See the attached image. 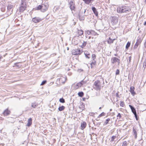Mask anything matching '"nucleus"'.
Wrapping results in <instances>:
<instances>
[{
    "mask_svg": "<svg viewBox=\"0 0 146 146\" xmlns=\"http://www.w3.org/2000/svg\"><path fill=\"white\" fill-rule=\"evenodd\" d=\"M48 5L47 4H42L41 5H38L37 7V10H40L41 11L44 12L46 11L48 9Z\"/></svg>",
    "mask_w": 146,
    "mask_h": 146,
    "instance_id": "obj_1",
    "label": "nucleus"
},
{
    "mask_svg": "<svg viewBox=\"0 0 146 146\" xmlns=\"http://www.w3.org/2000/svg\"><path fill=\"white\" fill-rule=\"evenodd\" d=\"M93 88L97 91H100L101 88V82L98 80L96 81L94 83Z\"/></svg>",
    "mask_w": 146,
    "mask_h": 146,
    "instance_id": "obj_2",
    "label": "nucleus"
},
{
    "mask_svg": "<svg viewBox=\"0 0 146 146\" xmlns=\"http://www.w3.org/2000/svg\"><path fill=\"white\" fill-rule=\"evenodd\" d=\"M111 23L113 25L115 26L118 21V18L116 16L111 17Z\"/></svg>",
    "mask_w": 146,
    "mask_h": 146,
    "instance_id": "obj_3",
    "label": "nucleus"
},
{
    "mask_svg": "<svg viewBox=\"0 0 146 146\" xmlns=\"http://www.w3.org/2000/svg\"><path fill=\"white\" fill-rule=\"evenodd\" d=\"M21 3L19 8L20 12H23L25 10L26 8V3H25L23 0H21Z\"/></svg>",
    "mask_w": 146,
    "mask_h": 146,
    "instance_id": "obj_4",
    "label": "nucleus"
},
{
    "mask_svg": "<svg viewBox=\"0 0 146 146\" xmlns=\"http://www.w3.org/2000/svg\"><path fill=\"white\" fill-rule=\"evenodd\" d=\"M72 53L74 55H78L81 54L80 50L78 49L73 50L72 51Z\"/></svg>",
    "mask_w": 146,
    "mask_h": 146,
    "instance_id": "obj_5",
    "label": "nucleus"
},
{
    "mask_svg": "<svg viewBox=\"0 0 146 146\" xmlns=\"http://www.w3.org/2000/svg\"><path fill=\"white\" fill-rule=\"evenodd\" d=\"M122 9L124 13H128L131 10L130 7L126 6H122Z\"/></svg>",
    "mask_w": 146,
    "mask_h": 146,
    "instance_id": "obj_6",
    "label": "nucleus"
},
{
    "mask_svg": "<svg viewBox=\"0 0 146 146\" xmlns=\"http://www.w3.org/2000/svg\"><path fill=\"white\" fill-rule=\"evenodd\" d=\"M66 78L63 77H61L57 79V80H58L60 83L64 84L66 80Z\"/></svg>",
    "mask_w": 146,
    "mask_h": 146,
    "instance_id": "obj_7",
    "label": "nucleus"
},
{
    "mask_svg": "<svg viewBox=\"0 0 146 146\" xmlns=\"http://www.w3.org/2000/svg\"><path fill=\"white\" fill-rule=\"evenodd\" d=\"M70 8L72 11L74 10L75 9V5L74 2L72 1H70L69 2Z\"/></svg>",
    "mask_w": 146,
    "mask_h": 146,
    "instance_id": "obj_8",
    "label": "nucleus"
},
{
    "mask_svg": "<svg viewBox=\"0 0 146 146\" xmlns=\"http://www.w3.org/2000/svg\"><path fill=\"white\" fill-rule=\"evenodd\" d=\"M123 10L122 9V6H119L117 8V13H124Z\"/></svg>",
    "mask_w": 146,
    "mask_h": 146,
    "instance_id": "obj_9",
    "label": "nucleus"
},
{
    "mask_svg": "<svg viewBox=\"0 0 146 146\" xmlns=\"http://www.w3.org/2000/svg\"><path fill=\"white\" fill-rule=\"evenodd\" d=\"M84 54L86 58L89 59L90 58L91 55L90 53L87 51H84Z\"/></svg>",
    "mask_w": 146,
    "mask_h": 146,
    "instance_id": "obj_10",
    "label": "nucleus"
},
{
    "mask_svg": "<svg viewBox=\"0 0 146 146\" xmlns=\"http://www.w3.org/2000/svg\"><path fill=\"white\" fill-rule=\"evenodd\" d=\"M41 21V19L38 17H34L32 19V21L35 23H38Z\"/></svg>",
    "mask_w": 146,
    "mask_h": 146,
    "instance_id": "obj_11",
    "label": "nucleus"
},
{
    "mask_svg": "<svg viewBox=\"0 0 146 146\" xmlns=\"http://www.w3.org/2000/svg\"><path fill=\"white\" fill-rule=\"evenodd\" d=\"M141 42V39H139L137 40V41L134 45V47L136 48L138 46V45L140 44Z\"/></svg>",
    "mask_w": 146,
    "mask_h": 146,
    "instance_id": "obj_12",
    "label": "nucleus"
},
{
    "mask_svg": "<svg viewBox=\"0 0 146 146\" xmlns=\"http://www.w3.org/2000/svg\"><path fill=\"white\" fill-rule=\"evenodd\" d=\"M119 59L116 57L112 58L111 60V62L112 64H114L117 62H119Z\"/></svg>",
    "mask_w": 146,
    "mask_h": 146,
    "instance_id": "obj_13",
    "label": "nucleus"
},
{
    "mask_svg": "<svg viewBox=\"0 0 146 146\" xmlns=\"http://www.w3.org/2000/svg\"><path fill=\"white\" fill-rule=\"evenodd\" d=\"M134 89L135 88L134 87L131 86L130 88V92L133 96H134L136 94L134 91Z\"/></svg>",
    "mask_w": 146,
    "mask_h": 146,
    "instance_id": "obj_14",
    "label": "nucleus"
},
{
    "mask_svg": "<svg viewBox=\"0 0 146 146\" xmlns=\"http://www.w3.org/2000/svg\"><path fill=\"white\" fill-rule=\"evenodd\" d=\"M13 5H11V4H9L7 6V9L9 11H9H11L10 13H9L10 14H11L12 13V10H11V9L13 7Z\"/></svg>",
    "mask_w": 146,
    "mask_h": 146,
    "instance_id": "obj_15",
    "label": "nucleus"
},
{
    "mask_svg": "<svg viewBox=\"0 0 146 146\" xmlns=\"http://www.w3.org/2000/svg\"><path fill=\"white\" fill-rule=\"evenodd\" d=\"M92 9L93 12L94 14L96 16H97L98 15V13L95 7H92Z\"/></svg>",
    "mask_w": 146,
    "mask_h": 146,
    "instance_id": "obj_16",
    "label": "nucleus"
},
{
    "mask_svg": "<svg viewBox=\"0 0 146 146\" xmlns=\"http://www.w3.org/2000/svg\"><path fill=\"white\" fill-rule=\"evenodd\" d=\"M10 112V111L8 110V109H7L4 111L3 113V114L5 116H6L9 114Z\"/></svg>",
    "mask_w": 146,
    "mask_h": 146,
    "instance_id": "obj_17",
    "label": "nucleus"
},
{
    "mask_svg": "<svg viewBox=\"0 0 146 146\" xmlns=\"http://www.w3.org/2000/svg\"><path fill=\"white\" fill-rule=\"evenodd\" d=\"M129 106L133 114L136 113V110L134 107L130 105H129Z\"/></svg>",
    "mask_w": 146,
    "mask_h": 146,
    "instance_id": "obj_18",
    "label": "nucleus"
},
{
    "mask_svg": "<svg viewBox=\"0 0 146 146\" xmlns=\"http://www.w3.org/2000/svg\"><path fill=\"white\" fill-rule=\"evenodd\" d=\"M115 40V39L111 38L110 37H109L108 39V43L109 44H111Z\"/></svg>",
    "mask_w": 146,
    "mask_h": 146,
    "instance_id": "obj_19",
    "label": "nucleus"
},
{
    "mask_svg": "<svg viewBox=\"0 0 146 146\" xmlns=\"http://www.w3.org/2000/svg\"><path fill=\"white\" fill-rule=\"evenodd\" d=\"M32 119L31 118H29L28 120V123L27 124V125L28 127H29L32 124Z\"/></svg>",
    "mask_w": 146,
    "mask_h": 146,
    "instance_id": "obj_20",
    "label": "nucleus"
},
{
    "mask_svg": "<svg viewBox=\"0 0 146 146\" xmlns=\"http://www.w3.org/2000/svg\"><path fill=\"white\" fill-rule=\"evenodd\" d=\"M38 106V104L37 103L35 102H34L32 103L31 106L33 108H35L37 107Z\"/></svg>",
    "mask_w": 146,
    "mask_h": 146,
    "instance_id": "obj_21",
    "label": "nucleus"
},
{
    "mask_svg": "<svg viewBox=\"0 0 146 146\" xmlns=\"http://www.w3.org/2000/svg\"><path fill=\"white\" fill-rule=\"evenodd\" d=\"M96 64V60H93L91 63L90 64L91 68H93L94 66Z\"/></svg>",
    "mask_w": 146,
    "mask_h": 146,
    "instance_id": "obj_22",
    "label": "nucleus"
},
{
    "mask_svg": "<svg viewBox=\"0 0 146 146\" xmlns=\"http://www.w3.org/2000/svg\"><path fill=\"white\" fill-rule=\"evenodd\" d=\"M86 122H83V123H82L81 124V129H84L86 127Z\"/></svg>",
    "mask_w": 146,
    "mask_h": 146,
    "instance_id": "obj_23",
    "label": "nucleus"
},
{
    "mask_svg": "<svg viewBox=\"0 0 146 146\" xmlns=\"http://www.w3.org/2000/svg\"><path fill=\"white\" fill-rule=\"evenodd\" d=\"M83 31L82 30H78L77 33L78 36H81L83 34Z\"/></svg>",
    "mask_w": 146,
    "mask_h": 146,
    "instance_id": "obj_24",
    "label": "nucleus"
},
{
    "mask_svg": "<svg viewBox=\"0 0 146 146\" xmlns=\"http://www.w3.org/2000/svg\"><path fill=\"white\" fill-rule=\"evenodd\" d=\"M133 135L135 136V138H136L137 137V132L136 130L135 129L134 127L133 128Z\"/></svg>",
    "mask_w": 146,
    "mask_h": 146,
    "instance_id": "obj_25",
    "label": "nucleus"
},
{
    "mask_svg": "<svg viewBox=\"0 0 146 146\" xmlns=\"http://www.w3.org/2000/svg\"><path fill=\"white\" fill-rule=\"evenodd\" d=\"M65 108L64 106H61L59 107L58 108V110L60 111H61L64 110Z\"/></svg>",
    "mask_w": 146,
    "mask_h": 146,
    "instance_id": "obj_26",
    "label": "nucleus"
},
{
    "mask_svg": "<svg viewBox=\"0 0 146 146\" xmlns=\"http://www.w3.org/2000/svg\"><path fill=\"white\" fill-rule=\"evenodd\" d=\"M82 85L81 84V83L80 82H78L77 83L76 85V88H78L79 87L82 86Z\"/></svg>",
    "mask_w": 146,
    "mask_h": 146,
    "instance_id": "obj_27",
    "label": "nucleus"
},
{
    "mask_svg": "<svg viewBox=\"0 0 146 146\" xmlns=\"http://www.w3.org/2000/svg\"><path fill=\"white\" fill-rule=\"evenodd\" d=\"M86 42L83 41V42L82 43V44L80 46L82 48H83L86 44Z\"/></svg>",
    "mask_w": 146,
    "mask_h": 146,
    "instance_id": "obj_28",
    "label": "nucleus"
},
{
    "mask_svg": "<svg viewBox=\"0 0 146 146\" xmlns=\"http://www.w3.org/2000/svg\"><path fill=\"white\" fill-rule=\"evenodd\" d=\"M78 95L80 97H82L84 95V93L83 92H80L78 93Z\"/></svg>",
    "mask_w": 146,
    "mask_h": 146,
    "instance_id": "obj_29",
    "label": "nucleus"
},
{
    "mask_svg": "<svg viewBox=\"0 0 146 146\" xmlns=\"http://www.w3.org/2000/svg\"><path fill=\"white\" fill-rule=\"evenodd\" d=\"M130 43L129 42H128L126 46V48L127 49H128L130 45Z\"/></svg>",
    "mask_w": 146,
    "mask_h": 146,
    "instance_id": "obj_30",
    "label": "nucleus"
},
{
    "mask_svg": "<svg viewBox=\"0 0 146 146\" xmlns=\"http://www.w3.org/2000/svg\"><path fill=\"white\" fill-rule=\"evenodd\" d=\"M59 101L60 102L62 103H64L65 102L64 99L62 98L60 99Z\"/></svg>",
    "mask_w": 146,
    "mask_h": 146,
    "instance_id": "obj_31",
    "label": "nucleus"
},
{
    "mask_svg": "<svg viewBox=\"0 0 146 146\" xmlns=\"http://www.w3.org/2000/svg\"><path fill=\"white\" fill-rule=\"evenodd\" d=\"M116 137L115 136H113L111 138L110 141L112 142L114 141L115 139L116 138Z\"/></svg>",
    "mask_w": 146,
    "mask_h": 146,
    "instance_id": "obj_32",
    "label": "nucleus"
},
{
    "mask_svg": "<svg viewBox=\"0 0 146 146\" xmlns=\"http://www.w3.org/2000/svg\"><path fill=\"white\" fill-rule=\"evenodd\" d=\"M96 55L95 54H92V58L93 60H95V59H96Z\"/></svg>",
    "mask_w": 146,
    "mask_h": 146,
    "instance_id": "obj_33",
    "label": "nucleus"
},
{
    "mask_svg": "<svg viewBox=\"0 0 146 146\" xmlns=\"http://www.w3.org/2000/svg\"><path fill=\"white\" fill-rule=\"evenodd\" d=\"M105 114V113L104 112H102V113H101L99 115L98 117V118H99L101 117L104 115Z\"/></svg>",
    "mask_w": 146,
    "mask_h": 146,
    "instance_id": "obj_34",
    "label": "nucleus"
},
{
    "mask_svg": "<svg viewBox=\"0 0 146 146\" xmlns=\"http://www.w3.org/2000/svg\"><path fill=\"white\" fill-rule=\"evenodd\" d=\"M117 119H120V118L121 117V114H120V113H118V115H117Z\"/></svg>",
    "mask_w": 146,
    "mask_h": 146,
    "instance_id": "obj_35",
    "label": "nucleus"
},
{
    "mask_svg": "<svg viewBox=\"0 0 146 146\" xmlns=\"http://www.w3.org/2000/svg\"><path fill=\"white\" fill-rule=\"evenodd\" d=\"M127 142L126 141H124L123 143L122 146H127Z\"/></svg>",
    "mask_w": 146,
    "mask_h": 146,
    "instance_id": "obj_36",
    "label": "nucleus"
},
{
    "mask_svg": "<svg viewBox=\"0 0 146 146\" xmlns=\"http://www.w3.org/2000/svg\"><path fill=\"white\" fill-rule=\"evenodd\" d=\"M80 82L81 83L82 85V86L83 84H85L86 82V81L83 80H82Z\"/></svg>",
    "mask_w": 146,
    "mask_h": 146,
    "instance_id": "obj_37",
    "label": "nucleus"
},
{
    "mask_svg": "<svg viewBox=\"0 0 146 146\" xmlns=\"http://www.w3.org/2000/svg\"><path fill=\"white\" fill-rule=\"evenodd\" d=\"M120 106L122 107H123L124 104V102L122 101H120Z\"/></svg>",
    "mask_w": 146,
    "mask_h": 146,
    "instance_id": "obj_38",
    "label": "nucleus"
},
{
    "mask_svg": "<svg viewBox=\"0 0 146 146\" xmlns=\"http://www.w3.org/2000/svg\"><path fill=\"white\" fill-rule=\"evenodd\" d=\"M91 35H97V33L93 31H92V32H91Z\"/></svg>",
    "mask_w": 146,
    "mask_h": 146,
    "instance_id": "obj_39",
    "label": "nucleus"
},
{
    "mask_svg": "<svg viewBox=\"0 0 146 146\" xmlns=\"http://www.w3.org/2000/svg\"><path fill=\"white\" fill-rule=\"evenodd\" d=\"M131 56H130L129 57V59H128V60H127L128 64H129H129L131 62Z\"/></svg>",
    "mask_w": 146,
    "mask_h": 146,
    "instance_id": "obj_40",
    "label": "nucleus"
},
{
    "mask_svg": "<svg viewBox=\"0 0 146 146\" xmlns=\"http://www.w3.org/2000/svg\"><path fill=\"white\" fill-rule=\"evenodd\" d=\"M110 120V119L109 118L107 119L106 121L104 122V123L106 125H107L109 122V121Z\"/></svg>",
    "mask_w": 146,
    "mask_h": 146,
    "instance_id": "obj_41",
    "label": "nucleus"
},
{
    "mask_svg": "<svg viewBox=\"0 0 146 146\" xmlns=\"http://www.w3.org/2000/svg\"><path fill=\"white\" fill-rule=\"evenodd\" d=\"M92 31V30H91V31H89V30L87 31H86L87 34H88V35H90L91 34Z\"/></svg>",
    "mask_w": 146,
    "mask_h": 146,
    "instance_id": "obj_42",
    "label": "nucleus"
},
{
    "mask_svg": "<svg viewBox=\"0 0 146 146\" xmlns=\"http://www.w3.org/2000/svg\"><path fill=\"white\" fill-rule=\"evenodd\" d=\"M46 83V80H44L43 81L41 84H40L41 85H43L44 84H45Z\"/></svg>",
    "mask_w": 146,
    "mask_h": 146,
    "instance_id": "obj_43",
    "label": "nucleus"
},
{
    "mask_svg": "<svg viewBox=\"0 0 146 146\" xmlns=\"http://www.w3.org/2000/svg\"><path fill=\"white\" fill-rule=\"evenodd\" d=\"M134 115H135V119H136V120H138V117L137 116V113H134Z\"/></svg>",
    "mask_w": 146,
    "mask_h": 146,
    "instance_id": "obj_44",
    "label": "nucleus"
},
{
    "mask_svg": "<svg viewBox=\"0 0 146 146\" xmlns=\"http://www.w3.org/2000/svg\"><path fill=\"white\" fill-rule=\"evenodd\" d=\"M143 67L144 68H145L146 67V60L145 62H144L143 63Z\"/></svg>",
    "mask_w": 146,
    "mask_h": 146,
    "instance_id": "obj_45",
    "label": "nucleus"
},
{
    "mask_svg": "<svg viewBox=\"0 0 146 146\" xmlns=\"http://www.w3.org/2000/svg\"><path fill=\"white\" fill-rule=\"evenodd\" d=\"M119 73V69H117L116 71V73H115V74L116 75H118Z\"/></svg>",
    "mask_w": 146,
    "mask_h": 146,
    "instance_id": "obj_46",
    "label": "nucleus"
},
{
    "mask_svg": "<svg viewBox=\"0 0 146 146\" xmlns=\"http://www.w3.org/2000/svg\"><path fill=\"white\" fill-rule=\"evenodd\" d=\"M94 115V113H91L90 114V115L91 116H93Z\"/></svg>",
    "mask_w": 146,
    "mask_h": 146,
    "instance_id": "obj_47",
    "label": "nucleus"
},
{
    "mask_svg": "<svg viewBox=\"0 0 146 146\" xmlns=\"http://www.w3.org/2000/svg\"><path fill=\"white\" fill-rule=\"evenodd\" d=\"M116 96L117 97L119 98V95L118 93H117L116 94Z\"/></svg>",
    "mask_w": 146,
    "mask_h": 146,
    "instance_id": "obj_48",
    "label": "nucleus"
},
{
    "mask_svg": "<svg viewBox=\"0 0 146 146\" xmlns=\"http://www.w3.org/2000/svg\"><path fill=\"white\" fill-rule=\"evenodd\" d=\"M96 121H99L100 120L99 118H98V117L96 119Z\"/></svg>",
    "mask_w": 146,
    "mask_h": 146,
    "instance_id": "obj_49",
    "label": "nucleus"
},
{
    "mask_svg": "<svg viewBox=\"0 0 146 146\" xmlns=\"http://www.w3.org/2000/svg\"><path fill=\"white\" fill-rule=\"evenodd\" d=\"M120 59H119V62H118V65H119L120 63Z\"/></svg>",
    "mask_w": 146,
    "mask_h": 146,
    "instance_id": "obj_50",
    "label": "nucleus"
},
{
    "mask_svg": "<svg viewBox=\"0 0 146 146\" xmlns=\"http://www.w3.org/2000/svg\"><path fill=\"white\" fill-rule=\"evenodd\" d=\"M114 56H118V54H114Z\"/></svg>",
    "mask_w": 146,
    "mask_h": 146,
    "instance_id": "obj_51",
    "label": "nucleus"
},
{
    "mask_svg": "<svg viewBox=\"0 0 146 146\" xmlns=\"http://www.w3.org/2000/svg\"><path fill=\"white\" fill-rule=\"evenodd\" d=\"M78 16L79 17V19H80V20H82V19H80V15H78Z\"/></svg>",
    "mask_w": 146,
    "mask_h": 146,
    "instance_id": "obj_52",
    "label": "nucleus"
},
{
    "mask_svg": "<svg viewBox=\"0 0 146 146\" xmlns=\"http://www.w3.org/2000/svg\"><path fill=\"white\" fill-rule=\"evenodd\" d=\"M144 25H146V21H145V22L144 23Z\"/></svg>",
    "mask_w": 146,
    "mask_h": 146,
    "instance_id": "obj_53",
    "label": "nucleus"
},
{
    "mask_svg": "<svg viewBox=\"0 0 146 146\" xmlns=\"http://www.w3.org/2000/svg\"><path fill=\"white\" fill-rule=\"evenodd\" d=\"M0 146H3V144H0Z\"/></svg>",
    "mask_w": 146,
    "mask_h": 146,
    "instance_id": "obj_54",
    "label": "nucleus"
},
{
    "mask_svg": "<svg viewBox=\"0 0 146 146\" xmlns=\"http://www.w3.org/2000/svg\"><path fill=\"white\" fill-rule=\"evenodd\" d=\"M90 38H91V36H89V37H88V39H90Z\"/></svg>",
    "mask_w": 146,
    "mask_h": 146,
    "instance_id": "obj_55",
    "label": "nucleus"
},
{
    "mask_svg": "<svg viewBox=\"0 0 146 146\" xmlns=\"http://www.w3.org/2000/svg\"><path fill=\"white\" fill-rule=\"evenodd\" d=\"M112 110V109H110V111H111Z\"/></svg>",
    "mask_w": 146,
    "mask_h": 146,
    "instance_id": "obj_56",
    "label": "nucleus"
},
{
    "mask_svg": "<svg viewBox=\"0 0 146 146\" xmlns=\"http://www.w3.org/2000/svg\"><path fill=\"white\" fill-rule=\"evenodd\" d=\"M101 109V107H100V108H99V109Z\"/></svg>",
    "mask_w": 146,
    "mask_h": 146,
    "instance_id": "obj_57",
    "label": "nucleus"
},
{
    "mask_svg": "<svg viewBox=\"0 0 146 146\" xmlns=\"http://www.w3.org/2000/svg\"><path fill=\"white\" fill-rule=\"evenodd\" d=\"M67 48V50H68L69 48L68 47Z\"/></svg>",
    "mask_w": 146,
    "mask_h": 146,
    "instance_id": "obj_58",
    "label": "nucleus"
},
{
    "mask_svg": "<svg viewBox=\"0 0 146 146\" xmlns=\"http://www.w3.org/2000/svg\"><path fill=\"white\" fill-rule=\"evenodd\" d=\"M98 124H99V125H100V123H98Z\"/></svg>",
    "mask_w": 146,
    "mask_h": 146,
    "instance_id": "obj_59",
    "label": "nucleus"
},
{
    "mask_svg": "<svg viewBox=\"0 0 146 146\" xmlns=\"http://www.w3.org/2000/svg\"><path fill=\"white\" fill-rule=\"evenodd\" d=\"M114 28L115 29V28H116V27H114Z\"/></svg>",
    "mask_w": 146,
    "mask_h": 146,
    "instance_id": "obj_60",
    "label": "nucleus"
},
{
    "mask_svg": "<svg viewBox=\"0 0 146 146\" xmlns=\"http://www.w3.org/2000/svg\"><path fill=\"white\" fill-rule=\"evenodd\" d=\"M86 12V10H85L84 11V13L85 12Z\"/></svg>",
    "mask_w": 146,
    "mask_h": 146,
    "instance_id": "obj_61",
    "label": "nucleus"
}]
</instances>
